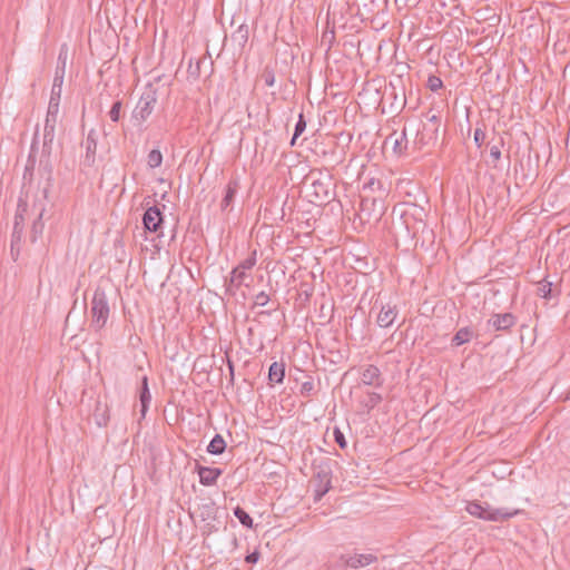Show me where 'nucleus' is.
<instances>
[{"label": "nucleus", "instance_id": "f257e3e1", "mask_svg": "<svg viewBox=\"0 0 570 570\" xmlns=\"http://www.w3.org/2000/svg\"><path fill=\"white\" fill-rule=\"evenodd\" d=\"M302 185L308 202L314 205H326L336 197L335 181L327 169H311Z\"/></svg>", "mask_w": 570, "mask_h": 570}, {"label": "nucleus", "instance_id": "f03ea898", "mask_svg": "<svg viewBox=\"0 0 570 570\" xmlns=\"http://www.w3.org/2000/svg\"><path fill=\"white\" fill-rule=\"evenodd\" d=\"M312 484L314 487V501H320L332 488V460L323 458L313 463Z\"/></svg>", "mask_w": 570, "mask_h": 570}, {"label": "nucleus", "instance_id": "7ed1b4c3", "mask_svg": "<svg viewBox=\"0 0 570 570\" xmlns=\"http://www.w3.org/2000/svg\"><path fill=\"white\" fill-rule=\"evenodd\" d=\"M110 315V306L105 289L98 286L90 302V327L95 332L102 330Z\"/></svg>", "mask_w": 570, "mask_h": 570}, {"label": "nucleus", "instance_id": "20e7f679", "mask_svg": "<svg viewBox=\"0 0 570 570\" xmlns=\"http://www.w3.org/2000/svg\"><path fill=\"white\" fill-rule=\"evenodd\" d=\"M465 509L471 515L492 522H502L519 513V510L494 509L488 502L481 503L479 501L469 502Z\"/></svg>", "mask_w": 570, "mask_h": 570}, {"label": "nucleus", "instance_id": "39448f33", "mask_svg": "<svg viewBox=\"0 0 570 570\" xmlns=\"http://www.w3.org/2000/svg\"><path fill=\"white\" fill-rule=\"evenodd\" d=\"M157 99V89L149 83L131 114L132 120L136 122V125H141L145 122L147 118L153 114Z\"/></svg>", "mask_w": 570, "mask_h": 570}, {"label": "nucleus", "instance_id": "423d86ee", "mask_svg": "<svg viewBox=\"0 0 570 570\" xmlns=\"http://www.w3.org/2000/svg\"><path fill=\"white\" fill-rule=\"evenodd\" d=\"M198 515L204 522L202 525V534L204 537H209L210 534L218 532L219 522L217 520V508L213 502L202 504L198 508Z\"/></svg>", "mask_w": 570, "mask_h": 570}, {"label": "nucleus", "instance_id": "0eeeda50", "mask_svg": "<svg viewBox=\"0 0 570 570\" xmlns=\"http://www.w3.org/2000/svg\"><path fill=\"white\" fill-rule=\"evenodd\" d=\"M28 210V204L22 198H19L17 210L14 215V224L13 230L11 235V254L14 255L13 252L17 249L19 252V246L22 238L23 225H24V215Z\"/></svg>", "mask_w": 570, "mask_h": 570}, {"label": "nucleus", "instance_id": "6e6552de", "mask_svg": "<svg viewBox=\"0 0 570 570\" xmlns=\"http://www.w3.org/2000/svg\"><path fill=\"white\" fill-rule=\"evenodd\" d=\"M384 210L385 207L382 198L362 197L360 203V217L362 220H377L382 217Z\"/></svg>", "mask_w": 570, "mask_h": 570}, {"label": "nucleus", "instance_id": "1a4fd4ad", "mask_svg": "<svg viewBox=\"0 0 570 570\" xmlns=\"http://www.w3.org/2000/svg\"><path fill=\"white\" fill-rule=\"evenodd\" d=\"M411 209H412V212L411 213L406 212L404 216H405V224L407 227H409V220H407L409 215H412L416 220V226H413V237H416V234L421 229L422 234H428V239L432 243L434 239V233L432 229L428 228L426 224L424 223V219L426 217V212L424 210L423 207H420L417 205H412Z\"/></svg>", "mask_w": 570, "mask_h": 570}, {"label": "nucleus", "instance_id": "9d476101", "mask_svg": "<svg viewBox=\"0 0 570 570\" xmlns=\"http://www.w3.org/2000/svg\"><path fill=\"white\" fill-rule=\"evenodd\" d=\"M340 559L346 568L351 569L363 568L377 561V557L373 553L342 554Z\"/></svg>", "mask_w": 570, "mask_h": 570}, {"label": "nucleus", "instance_id": "9b49d317", "mask_svg": "<svg viewBox=\"0 0 570 570\" xmlns=\"http://www.w3.org/2000/svg\"><path fill=\"white\" fill-rule=\"evenodd\" d=\"M57 122H58V119H52V118H47V117L45 119L41 157H46L48 160L52 153V144H53L55 136H56Z\"/></svg>", "mask_w": 570, "mask_h": 570}, {"label": "nucleus", "instance_id": "f8f14e48", "mask_svg": "<svg viewBox=\"0 0 570 570\" xmlns=\"http://www.w3.org/2000/svg\"><path fill=\"white\" fill-rule=\"evenodd\" d=\"M164 215L157 206L148 207L142 215L144 229L156 233L163 225Z\"/></svg>", "mask_w": 570, "mask_h": 570}, {"label": "nucleus", "instance_id": "ddd939ff", "mask_svg": "<svg viewBox=\"0 0 570 570\" xmlns=\"http://www.w3.org/2000/svg\"><path fill=\"white\" fill-rule=\"evenodd\" d=\"M517 323V317L512 313L493 314L488 320V326L494 331H509Z\"/></svg>", "mask_w": 570, "mask_h": 570}, {"label": "nucleus", "instance_id": "4468645a", "mask_svg": "<svg viewBox=\"0 0 570 570\" xmlns=\"http://www.w3.org/2000/svg\"><path fill=\"white\" fill-rule=\"evenodd\" d=\"M361 381L364 385L381 387L383 385V377L380 368L376 365H367L361 373Z\"/></svg>", "mask_w": 570, "mask_h": 570}, {"label": "nucleus", "instance_id": "2eb2a0df", "mask_svg": "<svg viewBox=\"0 0 570 570\" xmlns=\"http://www.w3.org/2000/svg\"><path fill=\"white\" fill-rule=\"evenodd\" d=\"M196 471L199 475V482L205 487L216 484L217 479L222 475L223 470L218 468H208L204 465H196Z\"/></svg>", "mask_w": 570, "mask_h": 570}, {"label": "nucleus", "instance_id": "dca6fc26", "mask_svg": "<svg viewBox=\"0 0 570 570\" xmlns=\"http://www.w3.org/2000/svg\"><path fill=\"white\" fill-rule=\"evenodd\" d=\"M397 316L396 306H392L390 304L382 305L380 313L376 318V323L380 327L386 328L390 327Z\"/></svg>", "mask_w": 570, "mask_h": 570}, {"label": "nucleus", "instance_id": "f3484780", "mask_svg": "<svg viewBox=\"0 0 570 570\" xmlns=\"http://www.w3.org/2000/svg\"><path fill=\"white\" fill-rule=\"evenodd\" d=\"M385 144L392 145L395 155H403L407 148L405 130H403L400 135H397L396 132L391 134L389 137H386Z\"/></svg>", "mask_w": 570, "mask_h": 570}, {"label": "nucleus", "instance_id": "a211bd4d", "mask_svg": "<svg viewBox=\"0 0 570 570\" xmlns=\"http://www.w3.org/2000/svg\"><path fill=\"white\" fill-rule=\"evenodd\" d=\"M440 128L429 122L423 125L422 131L417 132V141L422 145L433 144L438 140Z\"/></svg>", "mask_w": 570, "mask_h": 570}, {"label": "nucleus", "instance_id": "6ab92c4d", "mask_svg": "<svg viewBox=\"0 0 570 570\" xmlns=\"http://www.w3.org/2000/svg\"><path fill=\"white\" fill-rule=\"evenodd\" d=\"M239 187H240V185H239L238 179H230L228 181V184L225 188L224 197L220 202V209L223 212L227 210L232 206Z\"/></svg>", "mask_w": 570, "mask_h": 570}, {"label": "nucleus", "instance_id": "aec40b11", "mask_svg": "<svg viewBox=\"0 0 570 570\" xmlns=\"http://www.w3.org/2000/svg\"><path fill=\"white\" fill-rule=\"evenodd\" d=\"M150 401H151V394H150L149 386H148V377L145 375L141 379V385H140V390H139V402H140L141 417H145V415L148 411Z\"/></svg>", "mask_w": 570, "mask_h": 570}, {"label": "nucleus", "instance_id": "412c9836", "mask_svg": "<svg viewBox=\"0 0 570 570\" xmlns=\"http://www.w3.org/2000/svg\"><path fill=\"white\" fill-rule=\"evenodd\" d=\"M96 150H97V131L95 129H90L87 135V138H86L85 161L88 165H92L95 163Z\"/></svg>", "mask_w": 570, "mask_h": 570}, {"label": "nucleus", "instance_id": "4be33fe9", "mask_svg": "<svg viewBox=\"0 0 570 570\" xmlns=\"http://www.w3.org/2000/svg\"><path fill=\"white\" fill-rule=\"evenodd\" d=\"M285 377V364L283 362H274L268 370V381L271 384H279Z\"/></svg>", "mask_w": 570, "mask_h": 570}, {"label": "nucleus", "instance_id": "5701e85b", "mask_svg": "<svg viewBox=\"0 0 570 570\" xmlns=\"http://www.w3.org/2000/svg\"><path fill=\"white\" fill-rule=\"evenodd\" d=\"M94 420L98 426H107L109 422V407L106 403L97 401L94 412Z\"/></svg>", "mask_w": 570, "mask_h": 570}, {"label": "nucleus", "instance_id": "b1692460", "mask_svg": "<svg viewBox=\"0 0 570 570\" xmlns=\"http://www.w3.org/2000/svg\"><path fill=\"white\" fill-rule=\"evenodd\" d=\"M472 336H473V331L470 327H468V326L462 327L452 337L451 344L453 346H461V345L470 342Z\"/></svg>", "mask_w": 570, "mask_h": 570}, {"label": "nucleus", "instance_id": "393cba45", "mask_svg": "<svg viewBox=\"0 0 570 570\" xmlns=\"http://www.w3.org/2000/svg\"><path fill=\"white\" fill-rule=\"evenodd\" d=\"M248 26L243 23L232 33V40L235 43H237L240 48H244L248 41Z\"/></svg>", "mask_w": 570, "mask_h": 570}, {"label": "nucleus", "instance_id": "a878e982", "mask_svg": "<svg viewBox=\"0 0 570 570\" xmlns=\"http://www.w3.org/2000/svg\"><path fill=\"white\" fill-rule=\"evenodd\" d=\"M226 450V442L220 434H216L207 446V452L213 455L223 454Z\"/></svg>", "mask_w": 570, "mask_h": 570}, {"label": "nucleus", "instance_id": "bb28decb", "mask_svg": "<svg viewBox=\"0 0 570 570\" xmlns=\"http://www.w3.org/2000/svg\"><path fill=\"white\" fill-rule=\"evenodd\" d=\"M209 62V65L212 66L213 65V61L210 60V57H207V56H203L202 58L197 59L196 63L193 65L191 62L189 63V67H188V70H187V73H188V77L189 78H193V79H198L200 77V67L202 65L206 63V62Z\"/></svg>", "mask_w": 570, "mask_h": 570}, {"label": "nucleus", "instance_id": "cd10ccee", "mask_svg": "<svg viewBox=\"0 0 570 570\" xmlns=\"http://www.w3.org/2000/svg\"><path fill=\"white\" fill-rule=\"evenodd\" d=\"M66 61H67V49H66V46H62V48L60 49L59 56H58L57 68H56L55 78H53V79H57L58 77H60L61 83H63Z\"/></svg>", "mask_w": 570, "mask_h": 570}, {"label": "nucleus", "instance_id": "c85d7f7f", "mask_svg": "<svg viewBox=\"0 0 570 570\" xmlns=\"http://www.w3.org/2000/svg\"><path fill=\"white\" fill-rule=\"evenodd\" d=\"M45 208H41L37 219L32 223L31 227V242H36L39 236L42 235L45 224L42 222V215H43Z\"/></svg>", "mask_w": 570, "mask_h": 570}, {"label": "nucleus", "instance_id": "c756f323", "mask_svg": "<svg viewBox=\"0 0 570 570\" xmlns=\"http://www.w3.org/2000/svg\"><path fill=\"white\" fill-rule=\"evenodd\" d=\"M233 512H234V515L242 523V525H244L248 529H253V525H254L253 518L243 508L236 507Z\"/></svg>", "mask_w": 570, "mask_h": 570}, {"label": "nucleus", "instance_id": "7c9ffc66", "mask_svg": "<svg viewBox=\"0 0 570 570\" xmlns=\"http://www.w3.org/2000/svg\"><path fill=\"white\" fill-rule=\"evenodd\" d=\"M485 138V124L483 121L478 122V126L473 132V140L478 148H481L483 146Z\"/></svg>", "mask_w": 570, "mask_h": 570}, {"label": "nucleus", "instance_id": "2f4dec72", "mask_svg": "<svg viewBox=\"0 0 570 570\" xmlns=\"http://www.w3.org/2000/svg\"><path fill=\"white\" fill-rule=\"evenodd\" d=\"M382 400L383 397L381 394L376 392H368L366 400L363 401L362 404L366 407L367 412H370L376 405H379L382 402Z\"/></svg>", "mask_w": 570, "mask_h": 570}, {"label": "nucleus", "instance_id": "473e14b6", "mask_svg": "<svg viewBox=\"0 0 570 570\" xmlns=\"http://www.w3.org/2000/svg\"><path fill=\"white\" fill-rule=\"evenodd\" d=\"M537 293L542 298H552L554 296L552 293V283L548 282L547 279H543L542 282L539 283Z\"/></svg>", "mask_w": 570, "mask_h": 570}, {"label": "nucleus", "instance_id": "72a5a7b5", "mask_svg": "<svg viewBox=\"0 0 570 570\" xmlns=\"http://www.w3.org/2000/svg\"><path fill=\"white\" fill-rule=\"evenodd\" d=\"M306 129V120L304 118V114L301 112L298 115V120L295 125V128H294V135L292 137V140H291V145L294 146L295 145V141L296 139L305 131Z\"/></svg>", "mask_w": 570, "mask_h": 570}, {"label": "nucleus", "instance_id": "f704fd0d", "mask_svg": "<svg viewBox=\"0 0 570 570\" xmlns=\"http://www.w3.org/2000/svg\"><path fill=\"white\" fill-rule=\"evenodd\" d=\"M259 79L264 81V85L266 87H272L275 85V71L271 66H266L261 76Z\"/></svg>", "mask_w": 570, "mask_h": 570}, {"label": "nucleus", "instance_id": "c9c22d12", "mask_svg": "<svg viewBox=\"0 0 570 570\" xmlns=\"http://www.w3.org/2000/svg\"><path fill=\"white\" fill-rule=\"evenodd\" d=\"M163 163V155L159 149H153L147 156V164L150 168H157Z\"/></svg>", "mask_w": 570, "mask_h": 570}, {"label": "nucleus", "instance_id": "e433bc0d", "mask_svg": "<svg viewBox=\"0 0 570 570\" xmlns=\"http://www.w3.org/2000/svg\"><path fill=\"white\" fill-rule=\"evenodd\" d=\"M246 276L247 275H246L245 271H242L238 267L233 268V271L230 273V277H232V284H235V288H239L244 284Z\"/></svg>", "mask_w": 570, "mask_h": 570}, {"label": "nucleus", "instance_id": "4c0bfd02", "mask_svg": "<svg viewBox=\"0 0 570 570\" xmlns=\"http://www.w3.org/2000/svg\"><path fill=\"white\" fill-rule=\"evenodd\" d=\"M61 92H62V83H61L60 77H58L57 79H53V83L51 87V94H50V100L60 102Z\"/></svg>", "mask_w": 570, "mask_h": 570}, {"label": "nucleus", "instance_id": "58836bf2", "mask_svg": "<svg viewBox=\"0 0 570 570\" xmlns=\"http://www.w3.org/2000/svg\"><path fill=\"white\" fill-rule=\"evenodd\" d=\"M504 145V140L500 137L499 142L490 147V156L492 158L493 167H497V163L501 159V147Z\"/></svg>", "mask_w": 570, "mask_h": 570}, {"label": "nucleus", "instance_id": "ea45409f", "mask_svg": "<svg viewBox=\"0 0 570 570\" xmlns=\"http://www.w3.org/2000/svg\"><path fill=\"white\" fill-rule=\"evenodd\" d=\"M122 109V101L117 100L112 104L110 110H109V118L111 121L117 122L120 119V112Z\"/></svg>", "mask_w": 570, "mask_h": 570}, {"label": "nucleus", "instance_id": "a19ab883", "mask_svg": "<svg viewBox=\"0 0 570 570\" xmlns=\"http://www.w3.org/2000/svg\"><path fill=\"white\" fill-rule=\"evenodd\" d=\"M256 264V250H253L252 254L242 261L236 267L240 268L242 271H248L252 269Z\"/></svg>", "mask_w": 570, "mask_h": 570}, {"label": "nucleus", "instance_id": "79ce46f5", "mask_svg": "<svg viewBox=\"0 0 570 570\" xmlns=\"http://www.w3.org/2000/svg\"><path fill=\"white\" fill-rule=\"evenodd\" d=\"M426 87L431 91H438L439 89H441L443 87V81H442V79L440 77L431 75L428 78Z\"/></svg>", "mask_w": 570, "mask_h": 570}, {"label": "nucleus", "instance_id": "37998d69", "mask_svg": "<svg viewBox=\"0 0 570 570\" xmlns=\"http://www.w3.org/2000/svg\"><path fill=\"white\" fill-rule=\"evenodd\" d=\"M59 104L60 102L49 100L48 110L46 115L47 118L58 119Z\"/></svg>", "mask_w": 570, "mask_h": 570}, {"label": "nucleus", "instance_id": "c03bdc74", "mask_svg": "<svg viewBox=\"0 0 570 570\" xmlns=\"http://www.w3.org/2000/svg\"><path fill=\"white\" fill-rule=\"evenodd\" d=\"M38 142V130L36 131L35 134V137L32 139V142H31V153L29 155V159H28V165L26 166V171L29 170V169H33V166H35V158H32V154L36 149V145Z\"/></svg>", "mask_w": 570, "mask_h": 570}, {"label": "nucleus", "instance_id": "a18cd8bd", "mask_svg": "<svg viewBox=\"0 0 570 570\" xmlns=\"http://www.w3.org/2000/svg\"><path fill=\"white\" fill-rule=\"evenodd\" d=\"M269 295L264 291L255 295L254 306H265L269 302Z\"/></svg>", "mask_w": 570, "mask_h": 570}, {"label": "nucleus", "instance_id": "49530a36", "mask_svg": "<svg viewBox=\"0 0 570 570\" xmlns=\"http://www.w3.org/2000/svg\"><path fill=\"white\" fill-rule=\"evenodd\" d=\"M334 440L341 449L346 448L347 443L344 433L338 428L334 429Z\"/></svg>", "mask_w": 570, "mask_h": 570}, {"label": "nucleus", "instance_id": "de8ad7c7", "mask_svg": "<svg viewBox=\"0 0 570 570\" xmlns=\"http://www.w3.org/2000/svg\"><path fill=\"white\" fill-rule=\"evenodd\" d=\"M313 391H314V383H313V381H306L301 386V394L303 396H309Z\"/></svg>", "mask_w": 570, "mask_h": 570}, {"label": "nucleus", "instance_id": "09e8293b", "mask_svg": "<svg viewBox=\"0 0 570 570\" xmlns=\"http://www.w3.org/2000/svg\"><path fill=\"white\" fill-rule=\"evenodd\" d=\"M428 122L438 126V128L441 129V116L440 115H430V112L426 114Z\"/></svg>", "mask_w": 570, "mask_h": 570}, {"label": "nucleus", "instance_id": "8fccbe9b", "mask_svg": "<svg viewBox=\"0 0 570 570\" xmlns=\"http://www.w3.org/2000/svg\"><path fill=\"white\" fill-rule=\"evenodd\" d=\"M258 559H259V552L254 551V552H252V553L246 556L245 561L247 563L254 564V563H256L258 561Z\"/></svg>", "mask_w": 570, "mask_h": 570}, {"label": "nucleus", "instance_id": "3c124183", "mask_svg": "<svg viewBox=\"0 0 570 570\" xmlns=\"http://www.w3.org/2000/svg\"><path fill=\"white\" fill-rule=\"evenodd\" d=\"M237 289L238 288H235V284H232V277H230L229 281L226 282V293L229 295H235Z\"/></svg>", "mask_w": 570, "mask_h": 570}, {"label": "nucleus", "instance_id": "603ef678", "mask_svg": "<svg viewBox=\"0 0 570 570\" xmlns=\"http://www.w3.org/2000/svg\"><path fill=\"white\" fill-rule=\"evenodd\" d=\"M405 104H406V98H405V95H404V92H403V94H402V96H401V98H400V101H399L397 108H400V110H401V109H403V108H404V106H405Z\"/></svg>", "mask_w": 570, "mask_h": 570}, {"label": "nucleus", "instance_id": "864d4df0", "mask_svg": "<svg viewBox=\"0 0 570 570\" xmlns=\"http://www.w3.org/2000/svg\"><path fill=\"white\" fill-rule=\"evenodd\" d=\"M227 365H228V370H229V373H230V382H233L234 381V363L230 360H228V364Z\"/></svg>", "mask_w": 570, "mask_h": 570}, {"label": "nucleus", "instance_id": "5fc2aeb1", "mask_svg": "<svg viewBox=\"0 0 570 570\" xmlns=\"http://www.w3.org/2000/svg\"><path fill=\"white\" fill-rule=\"evenodd\" d=\"M259 315H267V316H269L271 312L269 311H263V312L259 313Z\"/></svg>", "mask_w": 570, "mask_h": 570}, {"label": "nucleus", "instance_id": "6e6d98bb", "mask_svg": "<svg viewBox=\"0 0 570 570\" xmlns=\"http://www.w3.org/2000/svg\"><path fill=\"white\" fill-rule=\"evenodd\" d=\"M374 185H375L374 179L370 180L368 186H370L371 188H373V187H374Z\"/></svg>", "mask_w": 570, "mask_h": 570}, {"label": "nucleus", "instance_id": "4d7b16f0", "mask_svg": "<svg viewBox=\"0 0 570 570\" xmlns=\"http://www.w3.org/2000/svg\"><path fill=\"white\" fill-rule=\"evenodd\" d=\"M394 98H397V94L393 90Z\"/></svg>", "mask_w": 570, "mask_h": 570}]
</instances>
